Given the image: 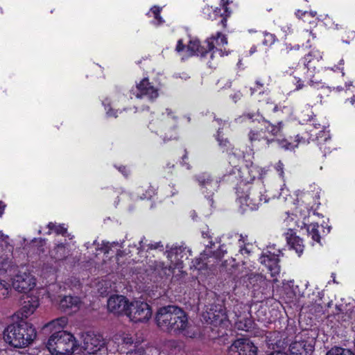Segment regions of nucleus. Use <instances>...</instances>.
<instances>
[{
  "mask_svg": "<svg viewBox=\"0 0 355 355\" xmlns=\"http://www.w3.org/2000/svg\"><path fill=\"white\" fill-rule=\"evenodd\" d=\"M266 343L275 351H280L286 344L284 334L279 331L269 332L266 336Z\"/></svg>",
  "mask_w": 355,
  "mask_h": 355,
  "instance_id": "nucleus-25",
  "label": "nucleus"
},
{
  "mask_svg": "<svg viewBox=\"0 0 355 355\" xmlns=\"http://www.w3.org/2000/svg\"><path fill=\"white\" fill-rule=\"evenodd\" d=\"M179 320H175L173 323L172 334H182L188 338H195L198 335L197 329L189 324L188 317L184 311L180 313Z\"/></svg>",
  "mask_w": 355,
  "mask_h": 355,
  "instance_id": "nucleus-16",
  "label": "nucleus"
},
{
  "mask_svg": "<svg viewBox=\"0 0 355 355\" xmlns=\"http://www.w3.org/2000/svg\"><path fill=\"white\" fill-rule=\"evenodd\" d=\"M219 130L220 128L218 129L216 138L218 141V144L222 147H228L229 146H230L229 141L227 139H224L223 136H220Z\"/></svg>",
  "mask_w": 355,
  "mask_h": 355,
  "instance_id": "nucleus-51",
  "label": "nucleus"
},
{
  "mask_svg": "<svg viewBox=\"0 0 355 355\" xmlns=\"http://www.w3.org/2000/svg\"><path fill=\"white\" fill-rule=\"evenodd\" d=\"M182 311L183 309L181 308L173 305L159 308L155 317L157 326L162 330L172 334L173 323H175V320H179Z\"/></svg>",
  "mask_w": 355,
  "mask_h": 355,
  "instance_id": "nucleus-6",
  "label": "nucleus"
},
{
  "mask_svg": "<svg viewBox=\"0 0 355 355\" xmlns=\"http://www.w3.org/2000/svg\"><path fill=\"white\" fill-rule=\"evenodd\" d=\"M196 179L200 187L202 193L207 198L212 196L219 187L218 178L212 177L209 173H200L196 177Z\"/></svg>",
  "mask_w": 355,
  "mask_h": 355,
  "instance_id": "nucleus-15",
  "label": "nucleus"
},
{
  "mask_svg": "<svg viewBox=\"0 0 355 355\" xmlns=\"http://www.w3.org/2000/svg\"><path fill=\"white\" fill-rule=\"evenodd\" d=\"M103 104L105 105V109L106 110V113H107V115L108 116H114V117H116V114H115V113H113L112 112V108L110 107V103L107 104V105L105 104V102H103Z\"/></svg>",
  "mask_w": 355,
  "mask_h": 355,
  "instance_id": "nucleus-54",
  "label": "nucleus"
},
{
  "mask_svg": "<svg viewBox=\"0 0 355 355\" xmlns=\"http://www.w3.org/2000/svg\"><path fill=\"white\" fill-rule=\"evenodd\" d=\"M279 198L288 204H295L294 198H293L292 196L290 195L289 191L287 188L283 187L281 189V192L279 196Z\"/></svg>",
  "mask_w": 355,
  "mask_h": 355,
  "instance_id": "nucleus-41",
  "label": "nucleus"
},
{
  "mask_svg": "<svg viewBox=\"0 0 355 355\" xmlns=\"http://www.w3.org/2000/svg\"><path fill=\"white\" fill-rule=\"evenodd\" d=\"M314 338L304 332L295 337L289 345L291 355H311L314 350Z\"/></svg>",
  "mask_w": 355,
  "mask_h": 355,
  "instance_id": "nucleus-8",
  "label": "nucleus"
},
{
  "mask_svg": "<svg viewBox=\"0 0 355 355\" xmlns=\"http://www.w3.org/2000/svg\"><path fill=\"white\" fill-rule=\"evenodd\" d=\"M265 254L269 255V259H278L279 257L282 254V252L279 248H276V245L273 244L272 245H269L266 250V252H264L262 255Z\"/></svg>",
  "mask_w": 355,
  "mask_h": 355,
  "instance_id": "nucleus-38",
  "label": "nucleus"
},
{
  "mask_svg": "<svg viewBox=\"0 0 355 355\" xmlns=\"http://www.w3.org/2000/svg\"><path fill=\"white\" fill-rule=\"evenodd\" d=\"M250 284L252 285L254 290L257 287L262 286L266 284V279L263 276L258 274H251L249 277Z\"/></svg>",
  "mask_w": 355,
  "mask_h": 355,
  "instance_id": "nucleus-36",
  "label": "nucleus"
},
{
  "mask_svg": "<svg viewBox=\"0 0 355 355\" xmlns=\"http://www.w3.org/2000/svg\"><path fill=\"white\" fill-rule=\"evenodd\" d=\"M133 94L138 98H146L149 101H153L158 96V89L155 87L146 78L142 79L136 86V90Z\"/></svg>",
  "mask_w": 355,
  "mask_h": 355,
  "instance_id": "nucleus-18",
  "label": "nucleus"
},
{
  "mask_svg": "<svg viewBox=\"0 0 355 355\" xmlns=\"http://www.w3.org/2000/svg\"><path fill=\"white\" fill-rule=\"evenodd\" d=\"M130 303L125 297L120 295H114L107 300V309L109 311L116 315L125 314L128 311Z\"/></svg>",
  "mask_w": 355,
  "mask_h": 355,
  "instance_id": "nucleus-20",
  "label": "nucleus"
},
{
  "mask_svg": "<svg viewBox=\"0 0 355 355\" xmlns=\"http://www.w3.org/2000/svg\"><path fill=\"white\" fill-rule=\"evenodd\" d=\"M315 84H319V82H314L313 80L310 81V85L314 86Z\"/></svg>",
  "mask_w": 355,
  "mask_h": 355,
  "instance_id": "nucleus-64",
  "label": "nucleus"
},
{
  "mask_svg": "<svg viewBox=\"0 0 355 355\" xmlns=\"http://www.w3.org/2000/svg\"><path fill=\"white\" fill-rule=\"evenodd\" d=\"M33 325L24 320L8 324L3 330V338L6 344L15 348H24L36 338Z\"/></svg>",
  "mask_w": 355,
  "mask_h": 355,
  "instance_id": "nucleus-1",
  "label": "nucleus"
},
{
  "mask_svg": "<svg viewBox=\"0 0 355 355\" xmlns=\"http://www.w3.org/2000/svg\"><path fill=\"white\" fill-rule=\"evenodd\" d=\"M186 51L188 55H198L205 57L208 53L207 49L204 46H200L199 40L196 39L190 40L189 44L186 47Z\"/></svg>",
  "mask_w": 355,
  "mask_h": 355,
  "instance_id": "nucleus-27",
  "label": "nucleus"
},
{
  "mask_svg": "<svg viewBox=\"0 0 355 355\" xmlns=\"http://www.w3.org/2000/svg\"><path fill=\"white\" fill-rule=\"evenodd\" d=\"M159 247H163L162 245H161V243H156L155 244H150L149 246V248L150 249H157Z\"/></svg>",
  "mask_w": 355,
  "mask_h": 355,
  "instance_id": "nucleus-58",
  "label": "nucleus"
},
{
  "mask_svg": "<svg viewBox=\"0 0 355 355\" xmlns=\"http://www.w3.org/2000/svg\"><path fill=\"white\" fill-rule=\"evenodd\" d=\"M268 355H287V354L285 353H283L280 351H275L272 353L268 354Z\"/></svg>",
  "mask_w": 355,
  "mask_h": 355,
  "instance_id": "nucleus-61",
  "label": "nucleus"
},
{
  "mask_svg": "<svg viewBox=\"0 0 355 355\" xmlns=\"http://www.w3.org/2000/svg\"><path fill=\"white\" fill-rule=\"evenodd\" d=\"M126 315L134 322H146L150 318L152 311L146 302L135 300L130 302Z\"/></svg>",
  "mask_w": 355,
  "mask_h": 355,
  "instance_id": "nucleus-10",
  "label": "nucleus"
},
{
  "mask_svg": "<svg viewBox=\"0 0 355 355\" xmlns=\"http://www.w3.org/2000/svg\"><path fill=\"white\" fill-rule=\"evenodd\" d=\"M258 348L248 338L236 340L228 348L227 355H257Z\"/></svg>",
  "mask_w": 355,
  "mask_h": 355,
  "instance_id": "nucleus-12",
  "label": "nucleus"
},
{
  "mask_svg": "<svg viewBox=\"0 0 355 355\" xmlns=\"http://www.w3.org/2000/svg\"><path fill=\"white\" fill-rule=\"evenodd\" d=\"M184 48H185V46L183 44L182 40H179L178 42V44H177V46H176V51L178 52H180V51H183L184 49Z\"/></svg>",
  "mask_w": 355,
  "mask_h": 355,
  "instance_id": "nucleus-56",
  "label": "nucleus"
},
{
  "mask_svg": "<svg viewBox=\"0 0 355 355\" xmlns=\"http://www.w3.org/2000/svg\"><path fill=\"white\" fill-rule=\"evenodd\" d=\"M50 297L53 301H56L59 308L64 311H76L79 309L81 304L80 299L77 296L59 295L58 298L60 300L55 299L53 295H50Z\"/></svg>",
  "mask_w": 355,
  "mask_h": 355,
  "instance_id": "nucleus-21",
  "label": "nucleus"
},
{
  "mask_svg": "<svg viewBox=\"0 0 355 355\" xmlns=\"http://www.w3.org/2000/svg\"><path fill=\"white\" fill-rule=\"evenodd\" d=\"M12 285L18 292L26 293L35 287V279L28 272V268L22 266L17 270L12 279Z\"/></svg>",
  "mask_w": 355,
  "mask_h": 355,
  "instance_id": "nucleus-9",
  "label": "nucleus"
},
{
  "mask_svg": "<svg viewBox=\"0 0 355 355\" xmlns=\"http://www.w3.org/2000/svg\"><path fill=\"white\" fill-rule=\"evenodd\" d=\"M286 238L291 248L295 250L296 253L300 256L304 251L302 240L299 236H295V234H293L291 236V234H289V232L286 233Z\"/></svg>",
  "mask_w": 355,
  "mask_h": 355,
  "instance_id": "nucleus-29",
  "label": "nucleus"
},
{
  "mask_svg": "<svg viewBox=\"0 0 355 355\" xmlns=\"http://www.w3.org/2000/svg\"><path fill=\"white\" fill-rule=\"evenodd\" d=\"M248 139L252 145L260 144L262 147H266L274 141L272 138L266 135L263 128L260 130H251L248 133Z\"/></svg>",
  "mask_w": 355,
  "mask_h": 355,
  "instance_id": "nucleus-23",
  "label": "nucleus"
},
{
  "mask_svg": "<svg viewBox=\"0 0 355 355\" xmlns=\"http://www.w3.org/2000/svg\"><path fill=\"white\" fill-rule=\"evenodd\" d=\"M46 347L52 355H71L77 346L72 334L65 331H58L50 336Z\"/></svg>",
  "mask_w": 355,
  "mask_h": 355,
  "instance_id": "nucleus-3",
  "label": "nucleus"
},
{
  "mask_svg": "<svg viewBox=\"0 0 355 355\" xmlns=\"http://www.w3.org/2000/svg\"><path fill=\"white\" fill-rule=\"evenodd\" d=\"M259 36L263 38L262 44L265 46H270L275 41V35L269 33H261Z\"/></svg>",
  "mask_w": 355,
  "mask_h": 355,
  "instance_id": "nucleus-45",
  "label": "nucleus"
},
{
  "mask_svg": "<svg viewBox=\"0 0 355 355\" xmlns=\"http://www.w3.org/2000/svg\"><path fill=\"white\" fill-rule=\"evenodd\" d=\"M241 97L242 94L239 91L236 92L234 94L230 96V98L234 103H236L241 98Z\"/></svg>",
  "mask_w": 355,
  "mask_h": 355,
  "instance_id": "nucleus-55",
  "label": "nucleus"
},
{
  "mask_svg": "<svg viewBox=\"0 0 355 355\" xmlns=\"http://www.w3.org/2000/svg\"><path fill=\"white\" fill-rule=\"evenodd\" d=\"M39 297L37 295H27L24 301V306L21 308V315L23 318H27L32 315L37 308L39 306Z\"/></svg>",
  "mask_w": 355,
  "mask_h": 355,
  "instance_id": "nucleus-26",
  "label": "nucleus"
},
{
  "mask_svg": "<svg viewBox=\"0 0 355 355\" xmlns=\"http://www.w3.org/2000/svg\"><path fill=\"white\" fill-rule=\"evenodd\" d=\"M259 116L258 114H253V113H248V114H244L243 115L238 117L237 119H236V121L238 123H241V122L244 121L245 120L248 119L252 122H254L256 121L259 122L260 120H259Z\"/></svg>",
  "mask_w": 355,
  "mask_h": 355,
  "instance_id": "nucleus-46",
  "label": "nucleus"
},
{
  "mask_svg": "<svg viewBox=\"0 0 355 355\" xmlns=\"http://www.w3.org/2000/svg\"><path fill=\"white\" fill-rule=\"evenodd\" d=\"M326 355H354L353 353L347 349L342 347H333L327 352Z\"/></svg>",
  "mask_w": 355,
  "mask_h": 355,
  "instance_id": "nucleus-44",
  "label": "nucleus"
},
{
  "mask_svg": "<svg viewBox=\"0 0 355 355\" xmlns=\"http://www.w3.org/2000/svg\"><path fill=\"white\" fill-rule=\"evenodd\" d=\"M275 169L278 173L279 176L284 178V164L282 162H279L275 166Z\"/></svg>",
  "mask_w": 355,
  "mask_h": 355,
  "instance_id": "nucleus-52",
  "label": "nucleus"
},
{
  "mask_svg": "<svg viewBox=\"0 0 355 355\" xmlns=\"http://www.w3.org/2000/svg\"><path fill=\"white\" fill-rule=\"evenodd\" d=\"M206 44L208 53L213 51L211 57L214 54L218 53L219 56L223 57L227 55L229 52L226 51L225 46L227 44V39L226 36L220 33H217L215 36H211L206 40Z\"/></svg>",
  "mask_w": 355,
  "mask_h": 355,
  "instance_id": "nucleus-17",
  "label": "nucleus"
},
{
  "mask_svg": "<svg viewBox=\"0 0 355 355\" xmlns=\"http://www.w3.org/2000/svg\"><path fill=\"white\" fill-rule=\"evenodd\" d=\"M68 319L67 317H60L47 323L44 326V328H49L57 332L58 331H63L62 329L66 327Z\"/></svg>",
  "mask_w": 355,
  "mask_h": 355,
  "instance_id": "nucleus-32",
  "label": "nucleus"
},
{
  "mask_svg": "<svg viewBox=\"0 0 355 355\" xmlns=\"http://www.w3.org/2000/svg\"><path fill=\"white\" fill-rule=\"evenodd\" d=\"M82 348L89 354H95L98 352L105 351L103 338L92 333H86L83 335Z\"/></svg>",
  "mask_w": 355,
  "mask_h": 355,
  "instance_id": "nucleus-14",
  "label": "nucleus"
},
{
  "mask_svg": "<svg viewBox=\"0 0 355 355\" xmlns=\"http://www.w3.org/2000/svg\"><path fill=\"white\" fill-rule=\"evenodd\" d=\"M52 255L56 260L64 259L68 255L65 245L63 243L58 244L52 252Z\"/></svg>",
  "mask_w": 355,
  "mask_h": 355,
  "instance_id": "nucleus-34",
  "label": "nucleus"
},
{
  "mask_svg": "<svg viewBox=\"0 0 355 355\" xmlns=\"http://www.w3.org/2000/svg\"><path fill=\"white\" fill-rule=\"evenodd\" d=\"M114 247L122 248V245L119 242L110 243L108 241H103L101 247L98 248V250L105 254H108Z\"/></svg>",
  "mask_w": 355,
  "mask_h": 355,
  "instance_id": "nucleus-39",
  "label": "nucleus"
},
{
  "mask_svg": "<svg viewBox=\"0 0 355 355\" xmlns=\"http://www.w3.org/2000/svg\"><path fill=\"white\" fill-rule=\"evenodd\" d=\"M318 227L319 226L317 223H311L307 225L306 230L308 234L311 236V239L319 243L320 241V236L319 234Z\"/></svg>",
  "mask_w": 355,
  "mask_h": 355,
  "instance_id": "nucleus-37",
  "label": "nucleus"
},
{
  "mask_svg": "<svg viewBox=\"0 0 355 355\" xmlns=\"http://www.w3.org/2000/svg\"><path fill=\"white\" fill-rule=\"evenodd\" d=\"M203 320L208 324L221 329L228 327L230 324L229 316L225 309L221 304H211L202 313Z\"/></svg>",
  "mask_w": 355,
  "mask_h": 355,
  "instance_id": "nucleus-7",
  "label": "nucleus"
},
{
  "mask_svg": "<svg viewBox=\"0 0 355 355\" xmlns=\"http://www.w3.org/2000/svg\"><path fill=\"white\" fill-rule=\"evenodd\" d=\"M264 193L263 183L258 181L248 189L247 193L239 196L238 203L243 211L256 210L263 202L268 201L266 198H263Z\"/></svg>",
  "mask_w": 355,
  "mask_h": 355,
  "instance_id": "nucleus-4",
  "label": "nucleus"
},
{
  "mask_svg": "<svg viewBox=\"0 0 355 355\" xmlns=\"http://www.w3.org/2000/svg\"><path fill=\"white\" fill-rule=\"evenodd\" d=\"M297 217L295 215L290 216V214L286 212V217L283 221V225L288 229V232L289 234L293 235V234H295L294 230L296 227H300L298 219H296Z\"/></svg>",
  "mask_w": 355,
  "mask_h": 355,
  "instance_id": "nucleus-31",
  "label": "nucleus"
},
{
  "mask_svg": "<svg viewBox=\"0 0 355 355\" xmlns=\"http://www.w3.org/2000/svg\"><path fill=\"white\" fill-rule=\"evenodd\" d=\"M259 261L268 268L272 277H275L279 273L280 267L278 264L279 259H269V255L265 254L260 257Z\"/></svg>",
  "mask_w": 355,
  "mask_h": 355,
  "instance_id": "nucleus-28",
  "label": "nucleus"
},
{
  "mask_svg": "<svg viewBox=\"0 0 355 355\" xmlns=\"http://www.w3.org/2000/svg\"><path fill=\"white\" fill-rule=\"evenodd\" d=\"M113 340L114 343H117L119 345H129L133 343V339L132 336L130 334L125 333L116 334L114 336Z\"/></svg>",
  "mask_w": 355,
  "mask_h": 355,
  "instance_id": "nucleus-35",
  "label": "nucleus"
},
{
  "mask_svg": "<svg viewBox=\"0 0 355 355\" xmlns=\"http://www.w3.org/2000/svg\"><path fill=\"white\" fill-rule=\"evenodd\" d=\"M49 228L48 234H50L53 231L58 234L64 235L67 232V229L62 225H56L55 223H49L47 225Z\"/></svg>",
  "mask_w": 355,
  "mask_h": 355,
  "instance_id": "nucleus-40",
  "label": "nucleus"
},
{
  "mask_svg": "<svg viewBox=\"0 0 355 355\" xmlns=\"http://www.w3.org/2000/svg\"><path fill=\"white\" fill-rule=\"evenodd\" d=\"M313 197L310 193L303 192L297 195V205L295 208L294 213L295 217L298 220L302 219L304 220L309 216L311 209L313 208Z\"/></svg>",
  "mask_w": 355,
  "mask_h": 355,
  "instance_id": "nucleus-13",
  "label": "nucleus"
},
{
  "mask_svg": "<svg viewBox=\"0 0 355 355\" xmlns=\"http://www.w3.org/2000/svg\"><path fill=\"white\" fill-rule=\"evenodd\" d=\"M256 51H257L256 46H252L250 50V55L253 54Z\"/></svg>",
  "mask_w": 355,
  "mask_h": 355,
  "instance_id": "nucleus-62",
  "label": "nucleus"
},
{
  "mask_svg": "<svg viewBox=\"0 0 355 355\" xmlns=\"http://www.w3.org/2000/svg\"><path fill=\"white\" fill-rule=\"evenodd\" d=\"M250 306L243 302L236 301L229 317L234 320L235 327L241 331H250L254 322L251 319Z\"/></svg>",
  "mask_w": 355,
  "mask_h": 355,
  "instance_id": "nucleus-5",
  "label": "nucleus"
},
{
  "mask_svg": "<svg viewBox=\"0 0 355 355\" xmlns=\"http://www.w3.org/2000/svg\"><path fill=\"white\" fill-rule=\"evenodd\" d=\"M304 85L302 83V82L299 79L297 80V83H296V89L297 90H299L300 89H302Z\"/></svg>",
  "mask_w": 355,
  "mask_h": 355,
  "instance_id": "nucleus-59",
  "label": "nucleus"
},
{
  "mask_svg": "<svg viewBox=\"0 0 355 355\" xmlns=\"http://www.w3.org/2000/svg\"><path fill=\"white\" fill-rule=\"evenodd\" d=\"M277 143L281 148L285 150H293L297 146V144H293L288 142L286 139L277 140Z\"/></svg>",
  "mask_w": 355,
  "mask_h": 355,
  "instance_id": "nucleus-48",
  "label": "nucleus"
},
{
  "mask_svg": "<svg viewBox=\"0 0 355 355\" xmlns=\"http://www.w3.org/2000/svg\"><path fill=\"white\" fill-rule=\"evenodd\" d=\"M127 355H143V351L141 349L130 351L127 353Z\"/></svg>",
  "mask_w": 355,
  "mask_h": 355,
  "instance_id": "nucleus-57",
  "label": "nucleus"
},
{
  "mask_svg": "<svg viewBox=\"0 0 355 355\" xmlns=\"http://www.w3.org/2000/svg\"><path fill=\"white\" fill-rule=\"evenodd\" d=\"M177 123L175 114L169 108H166L149 123L148 128L166 141L177 137Z\"/></svg>",
  "mask_w": 355,
  "mask_h": 355,
  "instance_id": "nucleus-2",
  "label": "nucleus"
},
{
  "mask_svg": "<svg viewBox=\"0 0 355 355\" xmlns=\"http://www.w3.org/2000/svg\"><path fill=\"white\" fill-rule=\"evenodd\" d=\"M10 291V286L4 281H0V299L6 298Z\"/></svg>",
  "mask_w": 355,
  "mask_h": 355,
  "instance_id": "nucleus-47",
  "label": "nucleus"
},
{
  "mask_svg": "<svg viewBox=\"0 0 355 355\" xmlns=\"http://www.w3.org/2000/svg\"><path fill=\"white\" fill-rule=\"evenodd\" d=\"M120 172H121L124 175H128V170L125 166H121L119 168Z\"/></svg>",
  "mask_w": 355,
  "mask_h": 355,
  "instance_id": "nucleus-60",
  "label": "nucleus"
},
{
  "mask_svg": "<svg viewBox=\"0 0 355 355\" xmlns=\"http://www.w3.org/2000/svg\"><path fill=\"white\" fill-rule=\"evenodd\" d=\"M252 307L256 310L254 314L258 321L266 324H270L274 320L270 313L269 307L266 304L256 303Z\"/></svg>",
  "mask_w": 355,
  "mask_h": 355,
  "instance_id": "nucleus-24",
  "label": "nucleus"
},
{
  "mask_svg": "<svg viewBox=\"0 0 355 355\" xmlns=\"http://www.w3.org/2000/svg\"><path fill=\"white\" fill-rule=\"evenodd\" d=\"M149 267L152 270L153 275L160 279H168L172 277L174 281L179 280L182 274L179 272L176 273L177 268L175 267L173 263L166 264L161 261H153L150 262Z\"/></svg>",
  "mask_w": 355,
  "mask_h": 355,
  "instance_id": "nucleus-11",
  "label": "nucleus"
},
{
  "mask_svg": "<svg viewBox=\"0 0 355 355\" xmlns=\"http://www.w3.org/2000/svg\"><path fill=\"white\" fill-rule=\"evenodd\" d=\"M161 9L159 7L154 6L151 8L150 11L148 13L150 16H153L155 18L153 23L156 25H160L164 22V20L160 17Z\"/></svg>",
  "mask_w": 355,
  "mask_h": 355,
  "instance_id": "nucleus-43",
  "label": "nucleus"
},
{
  "mask_svg": "<svg viewBox=\"0 0 355 355\" xmlns=\"http://www.w3.org/2000/svg\"><path fill=\"white\" fill-rule=\"evenodd\" d=\"M311 57L319 61L322 58V55L318 51H313L304 57L305 62H310L311 61Z\"/></svg>",
  "mask_w": 355,
  "mask_h": 355,
  "instance_id": "nucleus-49",
  "label": "nucleus"
},
{
  "mask_svg": "<svg viewBox=\"0 0 355 355\" xmlns=\"http://www.w3.org/2000/svg\"><path fill=\"white\" fill-rule=\"evenodd\" d=\"M311 125L313 128L309 130L311 138L315 137L318 140L320 148L322 150V145L330 139L329 132L325 130L324 126L320 123H313Z\"/></svg>",
  "mask_w": 355,
  "mask_h": 355,
  "instance_id": "nucleus-22",
  "label": "nucleus"
},
{
  "mask_svg": "<svg viewBox=\"0 0 355 355\" xmlns=\"http://www.w3.org/2000/svg\"><path fill=\"white\" fill-rule=\"evenodd\" d=\"M206 258V254L205 253L200 254L199 258H196L193 261V267H194L196 270H202L207 266V262H205V259Z\"/></svg>",
  "mask_w": 355,
  "mask_h": 355,
  "instance_id": "nucleus-42",
  "label": "nucleus"
},
{
  "mask_svg": "<svg viewBox=\"0 0 355 355\" xmlns=\"http://www.w3.org/2000/svg\"><path fill=\"white\" fill-rule=\"evenodd\" d=\"M144 240H145L144 238L141 239V241L139 243L138 247H137L136 245H134V248H135L136 250L138 251V252H137L138 254L141 253L145 248Z\"/></svg>",
  "mask_w": 355,
  "mask_h": 355,
  "instance_id": "nucleus-53",
  "label": "nucleus"
},
{
  "mask_svg": "<svg viewBox=\"0 0 355 355\" xmlns=\"http://www.w3.org/2000/svg\"><path fill=\"white\" fill-rule=\"evenodd\" d=\"M282 129V123L279 122L277 125H274L269 121H266L264 124L263 130L266 131V135H270L272 137H277L280 135Z\"/></svg>",
  "mask_w": 355,
  "mask_h": 355,
  "instance_id": "nucleus-33",
  "label": "nucleus"
},
{
  "mask_svg": "<svg viewBox=\"0 0 355 355\" xmlns=\"http://www.w3.org/2000/svg\"><path fill=\"white\" fill-rule=\"evenodd\" d=\"M221 1L223 3L224 14H222L220 15V17H221L220 21L223 24H225V23L226 22V18L230 15L231 12L229 11L228 8L227 6L228 1H225V0H221Z\"/></svg>",
  "mask_w": 355,
  "mask_h": 355,
  "instance_id": "nucleus-50",
  "label": "nucleus"
},
{
  "mask_svg": "<svg viewBox=\"0 0 355 355\" xmlns=\"http://www.w3.org/2000/svg\"><path fill=\"white\" fill-rule=\"evenodd\" d=\"M167 258L171 263H173L175 268H178V272L180 274H183L182 270V259L186 257V259H188L189 255H191V251L187 249L186 247L183 246H174L172 247L169 250L166 252Z\"/></svg>",
  "mask_w": 355,
  "mask_h": 355,
  "instance_id": "nucleus-19",
  "label": "nucleus"
},
{
  "mask_svg": "<svg viewBox=\"0 0 355 355\" xmlns=\"http://www.w3.org/2000/svg\"><path fill=\"white\" fill-rule=\"evenodd\" d=\"M229 239H234L238 241V245L239 247V252L242 255H249L250 253V249L249 247L251 245L250 244L245 243V239L243 235L239 234H232L228 235Z\"/></svg>",
  "mask_w": 355,
  "mask_h": 355,
  "instance_id": "nucleus-30",
  "label": "nucleus"
},
{
  "mask_svg": "<svg viewBox=\"0 0 355 355\" xmlns=\"http://www.w3.org/2000/svg\"><path fill=\"white\" fill-rule=\"evenodd\" d=\"M1 204L2 203L0 202V216L2 215L3 210L4 207H5V205H3L1 206Z\"/></svg>",
  "mask_w": 355,
  "mask_h": 355,
  "instance_id": "nucleus-63",
  "label": "nucleus"
}]
</instances>
